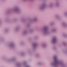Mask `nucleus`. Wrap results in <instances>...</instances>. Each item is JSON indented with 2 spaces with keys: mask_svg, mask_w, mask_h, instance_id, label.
I'll list each match as a JSON object with an SVG mask.
<instances>
[{
  "mask_svg": "<svg viewBox=\"0 0 67 67\" xmlns=\"http://www.w3.org/2000/svg\"><path fill=\"white\" fill-rule=\"evenodd\" d=\"M55 38H54V41H55Z\"/></svg>",
  "mask_w": 67,
  "mask_h": 67,
  "instance_id": "nucleus-1",
  "label": "nucleus"
}]
</instances>
